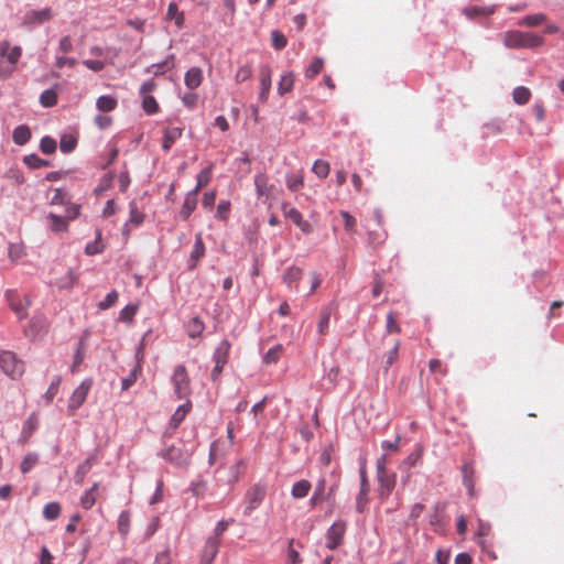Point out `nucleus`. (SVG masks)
Masks as SVG:
<instances>
[{"mask_svg": "<svg viewBox=\"0 0 564 564\" xmlns=\"http://www.w3.org/2000/svg\"><path fill=\"white\" fill-rule=\"evenodd\" d=\"M329 163L323 160H317L314 162L312 171L319 177L326 178L329 174Z\"/></svg>", "mask_w": 564, "mask_h": 564, "instance_id": "nucleus-46", "label": "nucleus"}, {"mask_svg": "<svg viewBox=\"0 0 564 564\" xmlns=\"http://www.w3.org/2000/svg\"><path fill=\"white\" fill-rule=\"evenodd\" d=\"M40 102L44 107H53L57 104V94L54 89H46L40 96Z\"/></svg>", "mask_w": 564, "mask_h": 564, "instance_id": "nucleus-45", "label": "nucleus"}, {"mask_svg": "<svg viewBox=\"0 0 564 564\" xmlns=\"http://www.w3.org/2000/svg\"><path fill=\"white\" fill-rule=\"evenodd\" d=\"M31 138V130L28 126L21 124L13 130L12 139L15 144L23 145Z\"/></svg>", "mask_w": 564, "mask_h": 564, "instance_id": "nucleus-28", "label": "nucleus"}, {"mask_svg": "<svg viewBox=\"0 0 564 564\" xmlns=\"http://www.w3.org/2000/svg\"><path fill=\"white\" fill-rule=\"evenodd\" d=\"M377 478L379 481V492L383 497H388L395 487V474L389 473L388 470L382 473H377Z\"/></svg>", "mask_w": 564, "mask_h": 564, "instance_id": "nucleus-13", "label": "nucleus"}, {"mask_svg": "<svg viewBox=\"0 0 564 564\" xmlns=\"http://www.w3.org/2000/svg\"><path fill=\"white\" fill-rule=\"evenodd\" d=\"M369 488L360 487L359 494L356 498V510L361 513L365 511L367 503H368V496Z\"/></svg>", "mask_w": 564, "mask_h": 564, "instance_id": "nucleus-50", "label": "nucleus"}, {"mask_svg": "<svg viewBox=\"0 0 564 564\" xmlns=\"http://www.w3.org/2000/svg\"><path fill=\"white\" fill-rule=\"evenodd\" d=\"M161 456L165 460H169L170 463L177 466L187 465L189 462V454L187 452H183L176 446L167 447L161 453Z\"/></svg>", "mask_w": 564, "mask_h": 564, "instance_id": "nucleus-11", "label": "nucleus"}, {"mask_svg": "<svg viewBox=\"0 0 564 564\" xmlns=\"http://www.w3.org/2000/svg\"><path fill=\"white\" fill-rule=\"evenodd\" d=\"M267 495V488L263 485L256 484L251 486L245 496L246 499V508L245 514L250 516L263 501Z\"/></svg>", "mask_w": 564, "mask_h": 564, "instance_id": "nucleus-5", "label": "nucleus"}, {"mask_svg": "<svg viewBox=\"0 0 564 564\" xmlns=\"http://www.w3.org/2000/svg\"><path fill=\"white\" fill-rule=\"evenodd\" d=\"M197 203H198L197 193H195L193 191L187 193V195L184 199L183 206L180 210V217L183 220H187L189 218V216L192 215V213L195 210Z\"/></svg>", "mask_w": 564, "mask_h": 564, "instance_id": "nucleus-18", "label": "nucleus"}, {"mask_svg": "<svg viewBox=\"0 0 564 564\" xmlns=\"http://www.w3.org/2000/svg\"><path fill=\"white\" fill-rule=\"evenodd\" d=\"M282 350H283V348L281 345H276V346L270 348L263 357L264 362H267V364L276 362L282 355Z\"/></svg>", "mask_w": 564, "mask_h": 564, "instance_id": "nucleus-51", "label": "nucleus"}, {"mask_svg": "<svg viewBox=\"0 0 564 564\" xmlns=\"http://www.w3.org/2000/svg\"><path fill=\"white\" fill-rule=\"evenodd\" d=\"M302 269L293 265L283 272L282 280L289 288L297 290V282L302 279Z\"/></svg>", "mask_w": 564, "mask_h": 564, "instance_id": "nucleus-19", "label": "nucleus"}, {"mask_svg": "<svg viewBox=\"0 0 564 564\" xmlns=\"http://www.w3.org/2000/svg\"><path fill=\"white\" fill-rule=\"evenodd\" d=\"M256 192L259 197L264 198V203L270 205L271 199L275 197V185L270 183L265 173H259L254 176Z\"/></svg>", "mask_w": 564, "mask_h": 564, "instance_id": "nucleus-7", "label": "nucleus"}, {"mask_svg": "<svg viewBox=\"0 0 564 564\" xmlns=\"http://www.w3.org/2000/svg\"><path fill=\"white\" fill-rule=\"evenodd\" d=\"M52 17V10L50 8H45L43 10H31L26 12L23 21L25 24H41L51 20Z\"/></svg>", "mask_w": 564, "mask_h": 564, "instance_id": "nucleus-16", "label": "nucleus"}, {"mask_svg": "<svg viewBox=\"0 0 564 564\" xmlns=\"http://www.w3.org/2000/svg\"><path fill=\"white\" fill-rule=\"evenodd\" d=\"M48 218L52 221L51 223L52 230H54V231H64V230H66L67 221L65 220V218H63L61 216H57V215H53V214H51L48 216Z\"/></svg>", "mask_w": 564, "mask_h": 564, "instance_id": "nucleus-54", "label": "nucleus"}, {"mask_svg": "<svg viewBox=\"0 0 564 564\" xmlns=\"http://www.w3.org/2000/svg\"><path fill=\"white\" fill-rule=\"evenodd\" d=\"M10 308L17 314L19 319H23L28 315L30 301L28 296L21 297L15 291H8L6 294Z\"/></svg>", "mask_w": 564, "mask_h": 564, "instance_id": "nucleus-9", "label": "nucleus"}, {"mask_svg": "<svg viewBox=\"0 0 564 564\" xmlns=\"http://www.w3.org/2000/svg\"><path fill=\"white\" fill-rule=\"evenodd\" d=\"M95 124L99 128V129H106L108 127L111 126L112 123V119L111 117L109 116H105V115H98L95 117Z\"/></svg>", "mask_w": 564, "mask_h": 564, "instance_id": "nucleus-64", "label": "nucleus"}, {"mask_svg": "<svg viewBox=\"0 0 564 564\" xmlns=\"http://www.w3.org/2000/svg\"><path fill=\"white\" fill-rule=\"evenodd\" d=\"M329 317H330V315L328 312H325L323 314V316L321 317L318 325H317V329L321 335L327 334L328 326H329Z\"/></svg>", "mask_w": 564, "mask_h": 564, "instance_id": "nucleus-63", "label": "nucleus"}, {"mask_svg": "<svg viewBox=\"0 0 564 564\" xmlns=\"http://www.w3.org/2000/svg\"><path fill=\"white\" fill-rule=\"evenodd\" d=\"M285 208L286 204H283L284 215L290 218L301 231L304 234H310L312 231L311 224L303 218L302 214L296 208H290L289 210Z\"/></svg>", "mask_w": 564, "mask_h": 564, "instance_id": "nucleus-15", "label": "nucleus"}, {"mask_svg": "<svg viewBox=\"0 0 564 564\" xmlns=\"http://www.w3.org/2000/svg\"><path fill=\"white\" fill-rule=\"evenodd\" d=\"M138 312V305L137 304H128L126 307H123L119 314V319L121 322H124L127 324L132 323L135 314Z\"/></svg>", "mask_w": 564, "mask_h": 564, "instance_id": "nucleus-44", "label": "nucleus"}, {"mask_svg": "<svg viewBox=\"0 0 564 564\" xmlns=\"http://www.w3.org/2000/svg\"><path fill=\"white\" fill-rule=\"evenodd\" d=\"M142 97V109L147 115H154L159 111L160 107L155 98L151 95H144Z\"/></svg>", "mask_w": 564, "mask_h": 564, "instance_id": "nucleus-39", "label": "nucleus"}, {"mask_svg": "<svg viewBox=\"0 0 564 564\" xmlns=\"http://www.w3.org/2000/svg\"><path fill=\"white\" fill-rule=\"evenodd\" d=\"M99 484L95 482L88 490L84 492V495L80 498V506L85 510H89L93 508V506L96 503L97 498L99 496L98 494Z\"/></svg>", "mask_w": 564, "mask_h": 564, "instance_id": "nucleus-21", "label": "nucleus"}, {"mask_svg": "<svg viewBox=\"0 0 564 564\" xmlns=\"http://www.w3.org/2000/svg\"><path fill=\"white\" fill-rule=\"evenodd\" d=\"M47 330V321L43 315H35L30 322V329L28 334L35 337Z\"/></svg>", "mask_w": 564, "mask_h": 564, "instance_id": "nucleus-23", "label": "nucleus"}, {"mask_svg": "<svg viewBox=\"0 0 564 564\" xmlns=\"http://www.w3.org/2000/svg\"><path fill=\"white\" fill-rule=\"evenodd\" d=\"M183 127L166 126L163 130L162 150L169 152L176 140L183 134Z\"/></svg>", "mask_w": 564, "mask_h": 564, "instance_id": "nucleus-14", "label": "nucleus"}, {"mask_svg": "<svg viewBox=\"0 0 564 564\" xmlns=\"http://www.w3.org/2000/svg\"><path fill=\"white\" fill-rule=\"evenodd\" d=\"M191 402H186L180 405L175 412L173 413L170 420V427L174 431L178 427V425L184 421L185 416L191 410Z\"/></svg>", "mask_w": 564, "mask_h": 564, "instance_id": "nucleus-24", "label": "nucleus"}, {"mask_svg": "<svg viewBox=\"0 0 564 564\" xmlns=\"http://www.w3.org/2000/svg\"><path fill=\"white\" fill-rule=\"evenodd\" d=\"M93 387L91 379H85L72 393L68 401V411L74 414L75 411L80 408L87 399L88 392Z\"/></svg>", "mask_w": 564, "mask_h": 564, "instance_id": "nucleus-8", "label": "nucleus"}, {"mask_svg": "<svg viewBox=\"0 0 564 564\" xmlns=\"http://www.w3.org/2000/svg\"><path fill=\"white\" fill-rule=\"evenodd\" d=\"M138 362L134 368L131 370L130 375L127 378L122 379V390H128L138 379V376L141 373V358H142V347L139 348L137 352Z\"/></svg>", "mask_w": 564, "mask_h": 564, "instance_id": "nucleus-22", "label": "nucleus"}, {"mask_svg": "<svg viewBox=\"0 0 564 564\" xmlns=\"http://www.w3.org/2000/svg\"><path fill=\"white\" fill-rule=\"evenodd\" d=\"M22 55V48L20 46H11L8 41L0 42V56L6 58L0 59V77L8 78L15 70V66Z\"/></svg>", "mask_w": 564, "mask_h": 564, "instance_id": "nucleus-2", "label": "nucleus"}, {"mask_svg": "<svg viewBox=\"0 0 564 564\" xmlns=\"http://www.w3.org/2000/svg\"><path fill=\"white\" fill-rule=\"evenodd\" d=\"M25 248L22 243H10L8 248V256L12 261H18L25 256Z\"/></svg>", "mask_w": 564, "mask_h": 564, "instance_id": "nucleus-47", "label": "nucleus"}, {"mask_svg": "<svg viewBox=\"0 0 564 564\" xmlns=\"http://www.w3.org/2000/svg\"><path fill=\"white\" fill-rule=\"evenodd\" d=\"M205 329V325L199 317H193L187 325L188 336L192 338L200 337Z\"/></svg>", "mask_w": 564, "mask_h": 564, "instance_id": "nucleus-32", "label": "nucleus"}, {"mask_svg": "<svg viewBox=\"0 0 564 564\" xmlns=\"http://www.w3.org/2000/svg\"><path fill=\"white\" fill-rule=\"evenodd\" d=\"M304 185V178L302 173H297L286 177V186L292 192H297Z\"/></svg>", "mask_w": 564, "mask_h": 564, "instance_id": "nucleus-48", "label": "nucleus"}, {"mask_svg": "<svg viewBox=\"0 0 564 564\" xmlns=\"http://www.w3.org/2000/svg\"><path fill=\"white\" fill-rule=\"evenodd\" d=\"M230 207L229 200H220L217 206L216 217L226 221L230 214Z\"/></svg>", "mask_w": 564, "mask_h": 564, "instance_id": "nucleus-52", "label": "nucleus"}, {"mask_svg": "<svg viewBox=\"0 0 564 564\" xmlns=\"http://www.w3.org/2000/svg\"><path fill=\"white\" fill-rule=\"evenodd\" d=\"M387 330L389 333H400V326L397 323V318L392 312L387 315Z\"/></svg>", "mask_w": 564, "mask_h": 564, "instance_id": "nucleus-62", "label": "nucleus"}, {"mask_svg": "<svg viewBox=\"0 0 564 564\" xmlns=\"http://www.w3.org/2000/svg\"><path fill=\"white\" fill-rule=\"evenodd\" d=\"M172 383L177 399H186L191 394V380L184 365L175 368Z\"/></svg>", "mask_w": 564, "mask_h": 564, "instance_id": "nucleus-4", "label": "nucleus"}, {"mask_svg": "<svg viewBox=\"0 0 564 564\" xmlns=\"http://www.w3.org/2000/svg\"><path fill=\"white\" fill-rule=\"evenodd\" d=\"M545 21H546V15L544 13H535V14L524 17L519 22V25L532 28V26H539V25L543 24Z\"/></svg>", "mask_w": 564, "mask_h": 564, "instance_id": "nucleus-36", "label": "nucleus"}, {"mask_svg": "<svg viewBox=\"0 0 564 564\" xmlns=\"http://www.w3.org/2000/svg\"><path fill=\"white\" fill-rule=\"evenodd\" d=\"M118 292L117 291H111L110 293H108L105 297L104 301L99 302L98 304V307L99 310L101 311H105V310H108L118 300Z\"/></svg>", "mask_w": 564, "mask_h": 564, "instance_id": "nucleus-57", "label": "nucleus"}, {"mask_svg": "<svg viewBox=\"0 0 564 564\" xmlns=\"http://www.w3.org/2000/svg\"><path fill=\"white\" fill-rule=\"evenodd\" d=\"M40 149L45 154H52L56 150V141L51 137H44L41 140Z\"/></svg>", "mask_w": 564, "mask_h": 564, "instance_id": "nucleus-53", "label": "nucleus"}, {"mask_svg": "<svg viewBox=\"0 0 564 564\" xmlns=\"http://www.w3.org/2000/svg\"><path fill=\"white\" fill-rule=\"evenodd\" d=\"M294 85V75L292 72L285 73L281 76L278 84V93L283 96L286 93H290Z\"/></svg>", "mask_w": 564, "mask_h": 564, "instance_id": "nucleus-30", "label": "nucleus"}, {"mask_svg": "<svg viewBox=\"0 0 564 564\" xmlns=\"http://www.w3.org/2000/svg\"><path fill=\"white\" fill-rule=\"evenodd\" d=\"M231 345L227 339H224L216 347L214 352L215 367L212 371V379L216 381L223 371L224 366L228 362Z\"/></svg>", "mask_w": 564, "mask_h": 564, "instance_id": "nucleus-6", "label": "nucleus"}, {"mask_svg": "<svg viewBox=\"0 0 564 564\" xmlns=\"http://www.w3.org/2000/svg\"><path fill=\"white\" fill-rule=\"evenodd\" d=\"M463 473V481L465 487L468 489L469 494L473 495L474 491V468L470 464H464L462 468Z\"/></svg>", "mask_w": 564, "mask_h": 564, "instance_id": "nucleus-38", "label": "nucleus"}, {"mask_svg": "<svg viewBox=\"0 0 564 564\" xmlns=\"http://www.w3.org/2000/svg\"><path fill=\"white\" fill-rule=\"evenodd\" d=\"M23 161L31 169H40L50 165L48 161L39 158L36 154L26 155Z\"/></svg>", "mask_w": 564, "mask_h": 564, "instance_id": "nucleus-49", "label": "nucleus"}, {"mask_svg": "<svg viewBox=\"0 0 564 564\" xmlns=\"http://www.w3.org/2000/svg\"><path fill=\"white\" fill-rule=\"evenodd\" d=\"M271 77H272V69L269 65H263L260 68L259 72V79H260V93H259V100L261 102H265L269 97V93L271 89Z\"/></svg>", "mask_w": 564, "mask_h": 564, "instance_id": "nucleus-12", "label": "nucleus"}, {"mask_svg": "<svg viewBox=\"0 0 564 564\" xmlns=\"http://www.w3.org/2000/svg\"><path fill=\"white\" fill-rule=\"evenodd\" d=\"M346 532V523L344 521H336L334 522L330 528L327 530L326 534V546L329 550L337 549L343 541V536Z\"/></svg>", "mask_w": 564, "mask_h": 564, "instance_id": "nucleus-10", "label": "nucleus"}, {"mask_svg": "<svg viewBox=\"0 0 564 564\" xmlns=\"http://www.w3.org/2000/svg\"><path fill=\"white\" fill-rule=\"evenodd\" d=\"M61 510L62 508L58 502H50L43 509V517L48 521L55 520L59 517Z\"/></svg>", "mask_w": 564, "mask_h": 564, "instance_id": "nucleus-40", "label": "nucleus"}, {"mask_svg": "<svg viewBox=\"0 0 564 564\" xmlns=\"http://www.w3.org/2000/svg\"><path fill=\"white\" fill-rule=\"evenodd\" d=\"M204 256H205V245H204V241H203L202 234L198 232L195 236L194 248H193V250L191 252V256H189V260H188L189 261V268L194 269L197 265V262L199 261V259H202Z\"/></svg>", "mask_w": 564, "mask_h": 564, "instance_id": "nucleus-17", "label": "nucleus"}, {"mask_svg": "<svg viewBox=\"0 0 564 564\" xmlns=\"http://www.w3.org/2000/svg\"><path fill=\"white\" fill-rule=\"evenodd\" d=\"M94 466V458L89 457L84 460L75 471V481L76 484H83L86 475L90 471Z\"/></svg>", "mask_w": 564, "mask_h": 564, "instance_id": "nucleus-31", "label": "nucleus"}, {"mask_svg": "<svg viewBox=\"0 0 564 564\" xmlns=\"http://www.w3.org/2000/svg\"><path fill=\"white\" fill-rule=\"evenodd\" d=\"M59 384H61V378L56 377L53 380V382L50 384L48 389L45 392V399H46L47 402H52L53 401L54 397L58 392Z\"/></svg>", "mask_w": 564, "mask_h": 564, "instance_id": "nucleus-60", "label": "nucleus"}, {"mask_svg": "<svg viewBox=\"0 0 564 564\" xmlns=\"http://www.w3.org/2000/svg\"><path fill=\"white\" fill-rule=\"evenodd\" d=\"M212 170H213L212 166H207V167L203 169L197 174V177H196L197 184H196V187L193 189V192L198 194V192L210 182V180H212Z\"/></svg>", "mask_w": 564, "mask_h": 564, "instance_id": "nucleus-37", "label": "nucleus"}, {"mask_svg": "<svg viewBox=\"0 0 564 564\" xmlns=\"http://www.w3.org/2000/svg\"><path fill=\"white\" fill-rule=\"evenodd\" d=\"M144 220V215L138 210L135 206H131L130 208V215H129V223L139 226Z\"/></svg>", "mask_w": 564, "mask_h": 564, "instance_id": "nucleus-61", "label": "nucleus"}, {"mask_svg": "<svg viewBox=\"0 0 564 564\" xmlns=\"http://www.w3.org/2000/svg\"><path fill=\"white\" fill-rule=\"evenodd\" d=\"M166 20L174 21L175 25L181 29L184 24V13L178 10L175 2H171L167 7Z\"/></svg>", "mask_w": 564, "mask_h": 564, "instance_id": "nucleus-29", "label": "nucleus"}, {"mask_svg": "<svg viewBox=\"0 0 564 564\" xmlns=\"http://www.w3.org/2000/svg\"><path fill=\"white\" fill-rule=\"evenodd\" d=\"M543 42L542 36L532 32L513 30L503 34V43L509 48H535L541 46Z\"/></svg>", "mask_w": 564, "mask_h": 564, "instance_id": "nucleus-1", "label": "nucleus"}, {"mask_svg": "<svg viewBox=\"0 0 564 564\" xmlns=\"http://www.w3.org/2000/svg\"><path fill=\"white\" fill-rule=\"evenodd\" d=\"M324 61L321 57H314L305 69V77L308 79L315 78L323 69Z\"/></svg>", "mask_w": 564, "mask_h": 564, "instance_id": "nucleus-33", "label": "nucleus"}, {"mask_svg": "<svg viewBox=\"0 0 564 564\" xmlns=\"http://www.w3.org/2000/svg\"><path fill=\"white\" fill-rule=\"evenodd\" d=\"M512 97L516 104L525 105L531 98V91L524 86H519L513 89Z\"/></svg>", "mask_w": 564, "mask_h": 564, "instance_id": "nucleus-35", "label": "nucleus"}, {"mask_svg": "<svg viewBox=\"0 0 564 564\" xmlns=\"http://www.w3.org/2000/svg\"><path fill=\"white\" fill-rule=\"evenodd\" d=\"M271 40H272V45L275 50H282L288 44V40L286 37L284 36V34H282L281 32L279 31H272L271 33Z\"/></svg>", "mask_w": 564, "mask_h": 564, "instance_id": "nucleus-55", "label": "nucleus"}, {"mask_svg": "<svg viewBox=\"0 0 564 564\" xmlns=\"http://www.w3.org/2000/svg\"><path fill=\"white\" fill-rule=\"evenodd\" d=\"M311 487L312 486L308 480H299L292 486L291 495L295 499H302L308 495Z\"/></svg>", "mask_w": 564, "mask_h": 564, "instance_id": "nucleus-27", "label": "nucleus"}, {"mask_svg": "<svg viewBox=\"0 0 564 564\" xmlns=\"http://www.w3.org/2000/svg\"><path fill=\"white\" fill-rule=\"evenodd\" d=\"M388 238V234L384 228H379L368 231V242L371 247H381Z\"/></svg>", "mask_w": 564, "mask_h": 564, "instance_id": "nucleus-26", "label": "nucleus"}, {"mask_svg": "<svg viewBox=\"0 0 564 564\" xmlns=\"http://www.w3.org/2000/svg\"><path fill=\"white\" fill-rule=\"evenodd\" d=\"M96 107L102 112L112 111L117 107V99L108 95L100 96L97 99Z\"/></svg>", "mask_w": 564, "mask_h": 564, "instance_id": "nucleus-34", "label": "nucleus"}, {"mask_svg": "<svg viewBox=\"0 0 564 564\" xmlns=\"http://www.w3.org/2000/svg\"><path fill=\"white\" fill-rule=\"evenodd\" d=\"M37 463H39V455L35 453H28L21 463V471L23 474L29 473L37 465Z\"/></svg>", "mask_w": 564, "mask_h": 564, "instance_id": "nucleus-42", "label": "nucleus"}, {"mask_svg": "<svg viewBox=\"0 0 564 564\" xmlns=\"http://www.w3.org/2000/svg\"><path fill=\"white\" fill-rule=\"evenodd\" d=\"M399 347H400V341L397 340V341H394L392 348L388 351L387 359H386V367H384L386 370H388L398 359Z\"/></svg>", "mask_w": 564, "mask_h": 564, "instance_id": "nucleus-58", "label": "nucleus"}, {"mask_svg": "<svg viewBox=\"0 0 564 564\" xmlns=\"http://www.w3.org/2000/svg\"><path fill=\"white\" fill-rule=\"evenodd\" d=\"M203 82V70L199 67L189 68L184 77V83L187 88L196 89Z\"/></svg>", "mask_w": 564, "mask_h": 564, "instance_id": "nucleus-20", "label": "nucleus"}, {"mask_svg": "<svg viewBox=\"0 0 564 564\" xmlns=\"http://www.w3.org/2000/svg\"><path fill=\"white\" fill-rule=\"evenodd\" d=\"M340 216L344 219L345 229L349 232H355L357 227V220L348 212H340Z\"/></svg>", "mask_w": 564, "mask_h": 564, "instance_id": "nucleus-59", "label": "nucleus"}, {"mask_svg": "<svg viewBox=\"0 0 564 564\" xmlns=\"http://www.w3.org/2000/svg\"><path fill=\"white\" fill-rule=\"evenodd\" d=\"M218 546L219 541L217 538H209L206 543L203 551V561L206 562V564H210L212 561L215 558L216 554L218 553Z\"/></svg>", "mask_w": 564, "mask_h": 564, "instance_id": "nucleus-25", "label": "nucleus"}, {"mask_svg": "<svg viewBox=\"0 0 564 564\" xmlns=\"http://www.w3.org/2000/svg\"><path fill=\"white\" fill-rule=\"evenodd\" d=\"M77 144V139L73 134H64L59 141V149L64 153L72 152Z\"/></svg>", "mask_w": 564, "mask_h": 564, "instance_id": "nucleus-43", "label": "nucleus"}, {"mask_svg": "<svg viewBox=\"0 0 564 564\" xmlns=\"http://www.w3.org/2000/svg\"><path fill=\"white\" fill-rule=\"evenodd\" d=\"M0 369L6 376L18 380L23 376L25 365L13 351L0 350Z\"/></svg>", "mask_w": 564, "mask_h": 564, "instance_id": "nucleus-3", "label": "nucleus"}, {"mask_svg": "<svg viewBox=\"0 0 564 564\" xmlns=\"http://www.w3.org/2000/svg\"><path fill=\"white\" fill-rule=\"evenodd\" d=\"M252 77V68L250 65H242L241 67L238 68L237 73H236V82L238 83H242V82H246L248 79H250Z\"/></svg>", "mask_w": 564, "mask_h": 564, "instance_id": "nucleus-56", "label": "nucleus"}, {"mask_svg": "<svg viewBox=\"0 0 564 564\" xmlns=\"http://www.w3.org/2000/svg\"><path fill=\"white\" fill-rule=\"evenodd\" d=\"M130 530V512L123 510L118 517V531L122 536H126Z\"/></svg>", "mask_w": 564, "mask_h": 564, "instance_id": "nucleus-41", "label": "nucleus"}]
</instances>
